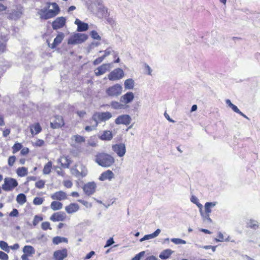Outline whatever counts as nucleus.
I'll list each match as a JSON object with an SVG mask.
<instances>
[{"instance_id":"nucleus-1","label":"nucleus","mask_w":260,"mask_h":260,"mask_svg":"<svg viewBox=\"0 0 260 260\" xmlns=\"http://www.w3.org/2000/svg\"><path fill=\"white\" fill-rule=\"evenodd\" d=\"M60 12V8L56 3L47 2L46 6L38 10V14L41 20H47L57 16Z\"/></svg>"},{"instance_id":"nucleus-2","label":"nucleus","mask_w":260,"mask_h":260,"mask_svg":"<svg viewBox=\"0 0 260 260\" xmlns=\"http://www.w3.org/2000/svg\"><path fill=\"white\" fill-rule=\"evenodd\" d=\"M95 162L99 166L104 168L112 166L115 162L114 157L106 152H99L95 156Z\"/></svg>"},{"instance_id":"nucleus-3","label":"nucleus","mask_w":260,"mask_h":260,"mask_svg":"<svg viewBox=\"0 0 260 260\" xmlns=\"http://www.w3.org/2000/svg\"><path fill=\"white\" fill-rule=\"evenodd\" d=\"M18 185L16 179L11 177H6L2 184V189L6 191H12Z\"/></svg>"},{"instance_id":"nucleus-4","label":"nucleus","mask_w":260,"mask_h":260,"mask_svg":"<svg viewBox=\"0 0 260 260\" xmlns=\"http://www.w3.org/2000/svg\"><path fill=\"white\" fill-rule=\"evenodd\" d=\"M88 39V36L84 34L77 33L71 36L68 40L69 45H75L81 44L85 41Z\"/></svg>"},{"instance_id":"nucleus-5","label":"nucleus","mask_w":260,"mask_h":260,"mask_svg":"<svg viewBox=\"0 0 260 260\" xmlns=\"http://www.w3.org/2000/svg\"><path fill=\"white\" fill-rule=\"evenodd\" d=\"M124 76L123 71L120 68H116L108 74V79L110 81H116L122 78Z\"/></svg>"},{"instance_id":"nucleus-6","label":"nucleus","mask_w":260,"mask_h":260,"mask_svg":"<svg viewBox=\"0 0 260 260\" xmlns=\"http://www.w3.org/2000/svg\"><path fill=\"white\" fill-rule=\"evenodd\" d=\"M64 121L62 116L60 115H55L50 122V126L53 129H57L63 127L64 125Z\"/></svg>"},{"instance_id":"nucleus-7","label":"nucleus","mask_w":260,"mask_h":260,"mask_svg":"<svg viewBox=\"0 0 260 260\" xmlns=\"http://www.w3.org/2000/svg\"><path fill=\"white\" fill-rule=\"evenodd\" d=\"M112 117V114L109 112L96 113L93 116L92 118L95 121L99 122L106 121Z\"/></svg>"},{"instance_id":"nucleus-8","label":"nucleus","mask_w":260,"mask_h":260,"mask_svg":"<svg viewBox=\"0 0 260 260\" xmlns=\"http://www.w3.org/2000/svg\"><path fill=\"white\" fill-rule=\"evenodd\" d=\"M122 92V87L118 84H116L109 87L106 89V93L110 96H116L120 95Z\"/></svg>"},{"instance_id":"nucleus-9","label":"nucleus","mask_w":260,"mask_h":260,"mask_svg":"<svg viewBox=\"0 0 260 260\" xmlns=\"http://www.w3.org/2000/svg\"><path fill=\"white\" fill-rule=\"evenodd\" d=\"M112 150L120 157H123L126 153V147L123 143L115 144L112 146Z\"/></svg>"},{"instance_id":"nucleus-10","label":"nucleus","mask_w":260,"mask_h":260,"mask_svg":"<svg viewBox=\"0 0 260 260\" xmlns=\"http://www.w3.org/2000/svg\"><path fill=\"white\" fill-rule=\"evenodd\" d=\"M68 256V250L66 248L54 251L53 258L54 260H64Z\"/></svg>"},{"instance_id":"nucleus-11","label":"nucleus","mask_w":260,"mask_h":260,"mask_svg":"<svg viewBox=\"0 0 260 260\" xmlns=\"http://www.w3.org/2000/svg\"><path fill=\"white\" fill-rule=\"evenodd\" d=\"M111 63L102 64L94 70L95 75L96 76H100L109 71L111 68Z\"/></svg>"},{"instance_id":"nucleus-12","label":"nucleus","mask_w":260,"mask_h":260,"mask_svg":"<svg viewBox=\"0 0 260 260\" xmlns=\"http://www.w3.org/2000/svg\"><path fill=\"white\" fill-rule=\"evenodd\" d=\"M23 254L21 255L22 260H29L28 257L35 253V248L30 245H25L23 248Z\"/></svg>"},{"instance_id":"nucleus-13","label":"nucleus","mask_w":260,"mask_h":260,"mask_svg":"<svg viewBox=\"0 0 260 260\" xmlns=\"http://www.w3.org/2000/svg\"><path fill=\"white\" fill-rule=\"evenodd\" d=\"M96 188V184L94 182H89L85 184L83 186L84 193L87 196L93 194Z\"/></svg>"},{"instance_id":"nucleus-14","label":"nucleus","mask_w":260,"mask_h":260,"mask_svg":"<svg viewBox=\"0 0 260 260\" xmlns=\"http://www.w3.org/2000/svg\"><path fill=\"white\" fill-rule=\"evenodd\" d=\"M64 38V34L62 32H59L56 37L54 38L52 43L50 44L48 42V45L51 49H55L62 42Z\"/></svg>"},{"instance_id":"nucleus-15","label":"nucleus","mask_w":260,"mask_h":260,"mask_svg":"<svg viewBox=\"0 0 260 260\" xmlns=\"http://www.w3.org/2000/svg\"><path fill=\"white\" fill-rule=\"evenodd\" d=\"M131 117L126 114L120 115L117 117L115 120V122L116 124H124L129 125L131 122Z\"/></svg>"},{"instance_id":"nucleus-16","label":"nucleus","mask_w":260,"mask_h":260,"mask_svg":"<svg viewBox=\"0 0 260 260\" xmlns=\"http://www.w3.org/2000/svg\"><path fill=\"white\" fill-rule=\"evenodd\" d=\"M66 19L63 17L56 18L52 23V28L57 30L63 27L66 24Z\"/></svg>"},{"instance_id":"nucleus-17","label":"nucleus","mask_w":260,"mask_h":260,"mask_svg":"<svg viewBox=\"0 0 260 260\" xmlns=\"http://www.w3.org/2000/svg\"><path fill=\"white\" fill-rule=\"evenodd\" d=\"M112 52H114V51L112 50V48L111 47H108L104 51V54L98 58L94 59L92 62V64L94 66L99 64L101 63L106 57L110 55Z\"/></svg>"},{"instance_id":"nucleus-18","label":"nucleus","mask_w":260,"mask_h":260,"mask_svg":"<svg viewBox=\"0 0 260 260\" xmlns=\"http://www.w3.org/2000/svg\"><path fill=\"white\" fill-rule=\"evenodd\" d=\"M67 218V215L63 212H55L50 216V219L53 222L63 221Z\"/></svg>"},{"instance_id":"nucleus-19","label":"nucleus","mask_w":260,"mask_h":260,"mask_svg":"<svg viewBox=\"0 0 260 260\" xmlns=\"http://www.w3.org/2000/svg\"><path fill=\"white\" fill-rule=\"evenodd\" d=\"M114 178L113 172L110 170H107L103 172L100 176L99 179L100 181H104L106 180H111Z\"/></svg>"},{"instance_id":"nucleus-20","label":"nucleus","mask_w":260,"mask_h":260,"mask_svg":"<svg viewBox=\"0 0 260 260\" xmlns=\"http://www.w3.org/2000/svg\"><path fill=\"white\" fill-rule=\"evenodd\" d=\"M51 198L52 200L56 201L64 200L67 199V194L63 191L60 190L56 191L51 195Z\"/></svg>"},{"instance_id":"nucleus-21","label":"nucleus","mask_w":260,"mask_h":260,"mask_svg":"<svg viewBox=\"0 0 260 260\" xmlns=\"http://www.w3.org/2000/svg\"><path fill=\"white\" fill-rule=\"evenodd\" d=\"M58 162L60 163V166L63 168H69L72 163V160L69 156H62L58 160Z\"/></svg>"},{"instance_id":"nucleus-22","label":"nucleus","mask_w":260,"mask_h":260,"mask_svg":"<svg viewBox=\"0 0 260 260\" xmlns=\"http://www.w3.org/2000/svg\"><path fill=\"white\" fill-rule=\"evenodd\" d=\"M78 166V165L76 164L74 168L73 169V170L74 171L75 175L76 176H81L85 177L87 174V170L86 167L83 165L82 164H80V166L81 169V171H79L76 167Z\"/></svg>"},{"instance_id":"nucleus-23","label":"nucleus","mask_w":260,"mask_h":260,"mask_svg":"<svg viewBox=\"0 0 260 260\" xmlns=\"http://www.w3.org/2000/svg\"><path fill=\"white\" fill-rule=\"evenodd\" d=\"M79 210V206L77 203H70L66 206L65 210L69 214H72Z\"/></svg>"},{"instance_id":"nucleus-24","label":"nucleus","mask_w":260,"mask_h":260,"mask_svg":"<svg viewBox=\"0 0 260 260\" xmlns=\"http://www.w3.org/2000/svg\"><path fill=\"white\" fill-rule=\"evenodd\" d=\"M75 23L77 25V30L78 31H86L88 29V25L87 23L83 22L78 19H76Z\"/></svg>"},{"instance_id":"nucleus-25","label":"nucleus","mask_w":260,"mask_h":260,"mask_svg":"<svg viewBox=\"0 0 260 260\" xmlns=\"http://www.w3.org/2000/svg\"><path fill=\"white\" fill-rule=\"evenodd\" d=\"M134 95L132 92H128L121 97V101L125 104H128L133 101Z\"/></svg>"},{"instance_id":"nucleus-26","label":"nucleus","mask_w":260,"mask_h":260,"mask_svg":"<svg viewBox=\"0 0 260 260\" xmlns=\"http://www.w3.org/2000/svg\"><path fill=\"white\" fill-rule=\"evenodd\" d=\"M29 128L30 133L32 136L38 134L42 131V127L38 122L30 125Z\"/></svg>"},{"instance_id":"nucleus-27","label":"nucleus","mask_w":260,"mask_h":260,"mask_svg":"<svg viewBox=\"0 0 260 260\" xmlns=\"http://www.w3.org/2000/svg\"><path fill=\"white\" fill-rule=\"evenodd\" d=\"M8 39L5 36H0V53H3L7 50V42Z\"/></svg>"},{"instance_id":"nucleus-28","label":"nucleus","mask_w":260,"mask_h":260,"mask_svg":"<svg viewBox=\"0 0 260 260\" xmlns=\"http://www.w3.org/2000/svg\"><path fill=\"white\" fill-rule=\"evenodd\" d=\"M215 205V203L212 202H207L205 205V217L208 219L209 221H211L210 218L209 217V214L211 212V208L214 207Z\"/></svg>"},{"instance_id":"nucleus-29","label":"nucleus","mask_w":260,"mask_h":260,"mask_svg":"<svg viewBox=\"0 0 260 260\" xmlns=\"http://www.w3.org/2000/svg\"><path fill=\"white\" fill-rule=\"evenodd\" d=\"M99 138L104 141H110L113 138V134L110 131H104Z\"/></svg>"},{"instance_id":"nucleus-30","label":"nucleus","mask_w":260,"mask_h":260,"mask_svg":"<svg viewBox=\"0 0 260 260\" xmlns=\"http://www.w3.org/2000/svg\"><path fill=\"white\" fill-rule=\"evenodd\" d=\"M225 102H226V104H228V106L230 108H231L234 112L242 115L243 117H246L245 115H244L242 112H241L236 105L232 104L230 100H229V99L226 100L225 101Z\"/></svg>"},{"instance_id":"nucleus-31","label":"nucleus","mask_w":260,"mask_h":260,"mask_svg":"<svg viewBox=\"0 0 260 260\" xmlns=\"http://www.w3.org/2000/svg\"><path fill=\"white\" fill-rule=\"evenodd\" d=\"M173 253V251L171 249H167L164 250L159 254V257L161 259H166L170 257L171 254Z\"/></svg>"},{"instance_id":"nucleus-32","label":"nucleus","mask_w":260,"mask_h":260,"mask_svg":"<svg viewBox=\"0 0 260 260\" xmlns=\"http://www.w3.org/2000/svg\"><path fill=\"white\" fill-rule=\"evenodd\" d=\"M16 172L19 177H23L27 175L28 169L24 167H19L17 169Z\"/></svg>"},{"instance_id":"nucleus-33","label":"nucleus","mask_w":260,"mask_h":260,"mask_svg":"<svg viewBox=\"0 0 260 260\" xmlns=\"http://www.w3.org/2000/svg\"><path fill=\"white\" fill-rule=\"evenodd\" d=\"M52 242L55 245H58V244L64 242L66 243H68V240L67 238L64 237H61L60 236L54 237L52 239Z\"/></svg>"},{"instance_id":"nucleus-34","label":"nucleus","mask_w":260,"mask_h":260,"mask_svg":"<svg viewBox=\"0 0 260 260\" xmlns=\"http://www.w3.org/2000/svg\"><path fill=\"white\" fill-rule=\"evenodd\" d=\"M62 206L61 202L55 201L52 202L50 205V207L53 211L60 210L62 209Z\"/></svg>"},{"instance_id":"nucleus-35","label":"nucleus","mask_w":260,"mask_h":260,"mask_svg":"<svg viewBox=\"0 0 260 260\" xmlns=\"http://www.w3.org/2000/svg\"><path fill=\"white\" fill-rule=\"evenodd\" d=\"M52 163L49 161L44 167L43 173L44 174H49L50 173L52 169Z\"/></svg>"},{"instance_id":"nucleus-36","label":"nucleus","mask_w":260,"mask_h":260,"mask_svg":"<svg viewBox=\"0 0 260 260\" xmlns=\"http://www.w3.org/2000/svg\"><path fill=\"white\" fill-rule=\"evenodd\" d=\"M16 201L20 205H23L26 202V196L23 193H20L16 197Z\"/></svg>"},{"instance_id":"nucleus-37","label":"nucleus","mask_w":260,"mask_h":260,"mask_svg":"<svg viewBox=\"0 0 260 260\" xmlns=\"http://www.w3.org/2000/svg\"><path fill=\"white\" fill-rule=\"evenodd\" d=\"M124 87L126 89H132L134 86V81L132 79H126L124 81Z\"/></svg>"},{"instance_id":"nucleus-38","label":"nucleus","mask_w":260,"mask_h":260,"mask_svg":"<svg viewBox=\"0 0 260 260\" xmlns=\"http://www.w3.org/2000/svg\"><path fill=\"white\" fill-rule=\"evenodd\" d=\"M22 147V145L21 143L16 142L12 147L13 153L15 154L19 150H21Z\"/></svg>"},{"instance_id":"nucleus-39","label":"nucleus","mask_w":260,"mask_h":260,"mask_svg":"<svg viewBox=\"0 0 260 260\" xmlns=\"http://www.w3.org/2000/svg\"><path fill=\"white\" fill-rule=\"evenodd\" d=\"M73 138L76 143L81 144L85 142V138L82 136L76 135L73 136Z\"/></svg>"},{"instance_id":"nucleus-40","label":"nucleus","mask_w":260,"mask_h":260,"mask_svg":"<svg viewBox=\"0 0 260 260\" xmlns=\"http://www.w3.org/2000/svg\"><path fill=\"white\" fill-rule=\"evenodd\" d=\"M43 219L42 216L41 215H35L34 216L32 224L34 226H36L40 221Z\"/></svg>"},{"instance_id":"nucleus-41","label":"nucleus","mask_w":260,"mask_h":260,"mask_svg":"<svg viewBox=\"0 0 260 260\" xmlns=\"http://www.w3.org/2000/svg\"><path fill=\"white\" fill-rule=\"evenodd\" d=\"M44 200L41 197H36L34 199L33 204L35 205H40L43 204Z\"/></svg>"},{"instance_id":"nucleus-42","label":"nucleus","mask_w":260,"mask_h":260,"mask_svg":"<svg viewBox=\"0 0 260 260\" xmlns=\"http://www.w3.org/2000/svg\"><path fill=\"white\" fill-rule=\"evenodd\" d=\"M41 228L42 230L44 231H46L47 230H51L52 228L50 226V223L48 221L43 222L41 223Z\"/></svg>"},{"instance_id":"nucleus-43","label":"nucleus","mask_w":260,"mask_h":260,"mask_svg":"<svg viewBox=\"0 0 260 260\" xmlns=\"http://www.w3.org/2000/svg\"><path fill=\"white\" fill-rule=\"evenodd\" d=\"M111 105L112 108L115 109H120L123 108V105L116 101L112 102L111 104Z\"/></svg>"},{"instance_id":"nucleus-44","label":"nucleus","mask_w":260,"mask_h":260,"mask_svg":"<svg viewBox=\"0 0 260 260\" xmlns=\"http://www.w3.org/2000/svg\"><path fill=\"white\" fill-rule=\"evenodd\" d=\"M171 241L175 244H185L186 241L184 240L179 238H173L171 239Z\"/></svg>"},{"instance_id":"nucleus-45","label":"nucleus","mask_w":260,"mask_h":260,"mask_svg":"<svg viewBox=\"0 0 260 260\" xmlns=\"http://www.w3.org/2000/svg\"><path fill=\"white\" fill-rule=\"evenodd\" d=\"M45 182L43 180H40L35 183L36 187L41 189L44 187Z\"/></svg>"},{"instance_id":"nucleus-46","label":"nucleus","mask_w":260,"mask_h":260,"mask_svg":"<svg viewBox=\"0 0 260 260\" xmlns=\"http://www.w3.org/2000/svg\"><path fill=\"white\" fill-rule=\"evenodd\" d=\"M16 158L15 156L12 155L10 156L8 159V164L9 166L12 167L14 165L15 161H16Z\"/></svg>"},{"instance_id":"nucleus-47","label":"nucleus","mask_w":260,"mask_h":260,"mask_svg":"<svg viewBox=\"0 0 260 260\" xmlns=\"http://www.w3.org/2000/svg\"><path fill=\"white\" fill-rule=\"evenodd\" d=\"M98 125V121H95V124L91 126H86L85 130L87 132H91L95 129Z\"/></svg>"},{"instance_id":"nucleus-48","label":"nucleus","mask_w":260,"mask_h":260,"mask_svg":"<svg viewBox=\"0 0 260 260\" xmlns=\"http://www.w3.org/2000/svg\"><path fill=\"white\" fill-rule=\"evenodd\" d=\"M0 247L2 249L6 251H8L9 250V246L8 244L4 241H0Z\"/></svg>"},{"instance_id":"nucleus-49","label":"nucleus","mask_w":260,"mask_h":260,"mask_svg":"<svg viewBox=\"0 0 260 260\" xmlns=\"http://www.w3.org/2000/svg\"><path fill=\"white\" fill-rule=\"evenodd\" d=\"M90 36L94 39L98 40H101V37L99 35L98 33L95 30H92L90 32Z\"/></svg>"},{"instance_id":"nucleus-50","label":"nucleus","mask_w":260,"mask_h":260,"mask_svg":"<svg viewBox=\"0 0 260 260\" xmlns=\"http://www.w3.org/2000/svg\"><path fill=\"white\" fill-rule=\"evenodd\" d=\"M215 241L216 242H223L224 241V237L222 233L221 232H219L217 234V238H216Z\"/></svg>"},{"instance_id":"nucleus-51","label":"nucleus","mask_w":260,"mask_h":260,"mask_svg":"<svg viewBox=\"0 0 260 260\" xmlns=\"http://www.w3.org/2000/svg\"><path fill=\"white\" fill-rule=\"evenodd\" d=\"M145 251H141L138 254H136L132 260H140L141 257L144 256Z\"/></svg>"},{"instance_id":"nucleus-52","label":"nucleus","mask_w":260,"mask_h":260,"mask_svg":"<svg viewBox=\"0 0 260 260\" xmlns=\"http://www.w3.org/2000/svg\"><path fill=\"white\" fill-rule=\"evenodd\" d=\"M78 202L83 204L86 207H91L92 206V204L88 202L87 201L83 200H78Z\"/></svg>"},{"instance_id":"nucleus-53","label":"nucleus","mask_w":260,"mask_h":260,"mask_svg":"<svg viewBox=\"0 0 260 260\" xmlns=\"http://www.w3.org/2000/svg\"><path fill=\"white\" fill-rule=\"evenodd\" d=\"M63 185L68 188H70L73 186L72 182L69 180L63 181Z\"/></svg>"},{"instance_id":"nucleus-54","label":"nucleus","mask_w":260,"mask_h":260,"mask_svg":"<svg viewBox=\"0 0 260 260\" xmlns=\"http://www.w3.org/2000/svg\"><path fill=\"white\" fill-rule=\"evenodd\" d=\"M29 152V150L28 148H27V147L22 148L21 149L20 154L21 155L25 156V155H26L27 154H28Z\"/></svg>"},{"instance_id":"nucleus-55","label":"nucleus","mask_w":260,"mask_h":260,"mask_svg":"<svg viewBox=\"0 0 260 260\" xmlns=\"http://www.w3.org/2000/svg\"><path fill=\"white\" fill-rule=\"evenodd\" d=\"M0 259L2 260H7L8 259V254L3 251H0Z\"/></svg>"},{"instance_id":"nucleus-56","label":"nucleus","mask_w":260,"mask_h":260,"mask_svg":"<svg viewBox=\"0 0 260 260\" xmlns=\"http://www.w3.org/2000/svg\"><path fill=\"white\" fill-rule=\"evenodd\" d=\"M154 238L152 234L145 235L142 238L140 239V241H143L144 240H149L150 239Z\"/></svg>"},{"instance_id":"nucleus-57","label":"nucleus","mask_w":260,"mask_h":260,"mask_svg":"<svg viewBox=\"0 0 260 260\" xmlns=\"http://www.w3.org/2000/svg\"><path fill=\"white\" fill-rule=\"evenodd\" d=\"M114 243V241L113 240V239L112 238H110L107 241L106 244L105 245L104 247H109V246H111V245H112Z\"/></svg>"},{"instance_id":"nucleus-58","label":"nucleus","mask_w":260,"mask_h":260,"mask_svg":"<svg viewBox=\"0 0 260 260\" xmlns=\"http://www.w3.org/2000/svg\"><path fill=\"white\" fill-rule=\"evenodd\" d=\"M250 228L256 229L258 228V225L253 220H250L249 225L248 226Z\"/></svg>"},{"instance_id":"nucleus-59","label":"nucleus","mask_w":260,"mask_h":260,"mask_svg":"<svg viewBox=\"0 0 260 260\" xmlns=\"http://www.w3.org/2000/svg\"><path fill=\"white\" fill-rule=\"evenodd\" d=\"M11 132V130L9 128L5 129L3 131V135L4 137H7Z\"/></svg>"},{"instance_id":"nucleus-60","label":"nucleus","mask_w":260,"mask_h":260,"mask_svg":"<svg viewBox=\"0 0 260 260\" xmlns=\"http://www.w3.org/2000/svg\"><path fill=\"white\" fill-rule=\"evenodd\" d=\"M76 113L80 117H83L86 114L85 111H78Z\"/></svg>"},{"instance_id":"nucleus-61","label":"nucleus","mask_w":260,"mask_h":260,"mask_svg":"<svg viewBox=\"0 0 260 260\" xmlns=\"http://www.w3.org/2000/svg\"><path fill=\"white\" fill-rule=\"evenodd\" d=\"M18 215V211L16 209H14L10 213L11 216H17Z\"/></svg>"},{"instance_id":"nucleus-62","label":"nucleus","mask_w":260,"mask_h":260,"mask_svg":"<svg viewBox=\"0 0 260 260\" xmlns=\"http://www.w3.org/2000/svg\"><path fill=\"white\" fill-rule=\"evenodd\" d=\"M7 9V7L6 6H5L2 4H0V14L2 12L6 11Z\"/></svg>"},{"instance_id":"nucleus-63","label":"nucleus","mask_w":260,"mask_h":260,"mask_svg":"<svg viewBox=\"0 0 260 260\" xmlns=\"http://www.w3.org/2000/svg\"><path fill=\"white\" fill-rule=\"evenodd\" d=\"M145 68L146 72H147V74L148 75H150L151 74V71H151V68H150V67L148 64H146L145 66Z\"/></svg>"},{"instance_id":"nucleus-64","label":"nucleus","mask_w":260,"mask_h":260,"mask_svg":"<svg viewBox=\"0 0 260 260\" xmlns=\"http://www.w3.org/2000/svg\"><path fill=\"white\" fill-rule=\"evenodd\" d=\"M94 252L93 251H90L89 253H88L86 255V256L85 257V259H89L90 258V257H91V256L92 255H93L94 254Z\"/></svg>"}]
</instances>
